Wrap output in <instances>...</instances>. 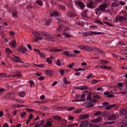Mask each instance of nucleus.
<instances>
[{
	"instance_id": "obj_30",
	"label": "nucleus",
	"mask_w": 127,
	"mask_h": 127,
	"mask_svg": "<svg viewBox=\"0 0 127 127\" xmlns=\"http://www.w3.org/2000/svg\"><path fill=\"white\" fill-rule=\"evenodd\" d=\"M122 123L123 125L125 126L126 127H127V120H123L122 121Z\"/></svg>"
},
{
	"instance_id": "obj_42",
	"label": "nucleus",
	"mask_w": 127,
	"mask_h": 127,
	"mask_svg": "<svg viewBox=\"0 0 127 127\" xmlns=\"http://www.w3.org/2000/svg\"><path fill=\"white\" fill-rule=\"evenodd\" d=\"M16 42L15 41H13L12 42L11 45L12 47H15L16 46Z\"/></svg>"
},
{
	"instance_id": "obj_45",
	"label": "nucleus",
	"mask_w": 127,
	"mask_h": 127,
	"mask_svg": "<svg viewBox=\"0 0 127 127\" xmlns=\"http://www.w3.org/2000/svg\"><path fill=\"white\" fill-rule=\"evenodd\" d=\"M34 65H35L39 67L40 68L43 67L44 66V65L41 64H34Z\"/></svg>"
},
{
	"instance_id": "obj_28",
	"label": "nucleus",
	"mask_w": 127,
	"mask_h": 127,
	"mask_svg": "<svg viewBox=\"0 0 127 127\" xmlns=\"http://www.w3.org/2000/svg\"><path fill=\"white\" fill-rule=\"evenodd\" d=\"M53 118L55 120H60L62 118L60 116L57 115H55L53 116Z\"/></svg>"
},
{
	"instance_id": "obj_58",
	"label": "nucleus",
	"mask_w": 127,
	"mask_h": 127,
	"mask_svg": "<svg viewBox=\"0 0 127 127\" xmlns=\"http://www.w3.org/2000/svg\"><path fill=\"white\" fill-rule=\"evenodd\" d=\"M102 104L104 106H108L109 105V103L107 102H105L102 103Z\"/></svg>"
},
{
	"instance_id": "obj_36",
	"label": "nucleus",
	"mask_w": 127,
	"mask_h": 127,
	"mask_svg": "<svg viewBox=\"0 0 127 127\" xmlns=\"http://www.w3.org/2000/svg\"><path fill=\"white\" fill-rule=\"evenodd\" d=\"M17 12L16 11H14L12 13V16L14 17H17Z\"/></svg>"
},
{
	"instance_id": "obj_55",
	"label": "nucleus",
	"mask_w": 127,
	"mask_h": 127,
	"mask_svg": "<svg viewBox=\"0 0 127 127\" xmlns=\"http://www.w3.org/2000/svg\"><path fill=\"white\" fill-rule=\"evenodd\" d=\"M75 70L76 71H78L81 70L84 71L85 70V69L82 68H79L78 69H75Z\"/></svg>"
},
{
	"instance_id": "obj_39",
	"label": "nucleus",
	"mask_w": 127,
	"mask_h": 127,
	"mask_svg": "<svg viewBox=\"0 0 127 127\" xmlns=\"http://www.w3.org/2000/svg\"><path fill=\"white\" fill-rule=\"evenodd\" d=\"M36 2L39 6H41L43 4L42 2L40 0H37L36 1Z\"/></svg>"
},
{
	"instance_id": "obj_6",
	"label": "nucleus",
	"mask_w": 127,
	"mask_h": 127,
	"mask_svg": "<svg viewBox=\"0 0 127 127\" xmlns=\"http://www.w3.org/2000/svg\"><path fill=\"white\" fill-rule=\"evenodd\" d=\"M100 97L98 95H95L93 97V99L91 100L92 102H98V99H100Z\"/></svg>"
},
{
	"instance_id": "obj_38",
	"label": "nucleus",
	"mask_w": 127,
	"mask_h": 127,
	"mask_svg": "<svg viewBox=\"0 0 127 127\" xmlns=\"http://www.w3.org/2000/svg\"><path fill=\"white\" fill-rule=\"evenodd\" d=\"M89 95H88L87 97V99L88 100H90L91 101L92 99H91V93H89Z\"/></svg>"
},
{
	"instance_id": "obj_17",
	"label": "nucleus",
	"mask_w": 127,
	"mask_h": 127,
	"mask_svg": "<svg viewBox=\"0 0 127 127\" xmlns=\"http://www.w3.org/2000/svg\"><path fill=\"white\" fill-rule=\"evenodd\" d=\"M101 115L104 117L108 116V113L105 111L102 112Z\"/></svg>"
},
{
	"instance_id": "obj_57",
	"label": "nucleus",
	"mask_w": 127,
	"mask_h": 127,
	"mask_svg": "<svg viewBox=\"0 0 127 127\" xmlns=\"http://www.w3.org/2000/svg\"><path fill=\"white\" fill-rule=\"evenodd\" d=\"M104 23L106 24V25L110 27H111L112 26V25L111 24L109 23L108 22L104 21Z\"/></svg>"
},
{
	"instance_id": "obj_12",
	"label": "nucleus",
	"mask_w": 127,
	"mask_h": 127,
	"mask_svg": "<svg viewBox=\"0 0 127 127\" xmlns=\"http://www.w3.org/2000/svg\"><path fill=\"white\" fill-rule=\"evenodd\" d=\"M119 112L120 114L124 115L127 113V108L122 109L119 110Z\"/></svg>"
},
{
	"instance_id": "obj_40",
	"label": "nucleus",
	"mask_w": 127,
	"mask_h": 127,
	"mask_svg": "<svg viewBox=\"0 0 127 127\" xmlns=\"http://www.w3.org/2000/svg\"><path fill=\"white\" fill-rule=\"evenodd\" d=\"M59 8L61 9L64 10L65 9V7L62 4L59 5Z\"/></svg>"
},
{
	"instance_id": "obj_26",
	"label": "nucleus",
	"mask_w": 127,
	"mask_h": 127,
	"mask_svg": "<svg viewBox=\"0 0 127 127\" xmlns=\"http://www.w3.org/2000/svg\"><path fill=\"white\" fill-rule=\"evenodd\" d=\"M116 105L115 104L111 105L108 106H106L105 108L106 109H110L112 108L113 107H115L116 106Z\"/></svg>"
},
{
	"instance_id": "obj_9",
	"label": "nucleus",
	"mask_w": 127,
	"mask_h": 127,
	"mask_svg": "<svg viewBox=\"0 0 127 127\" xmlns=\"http://www.w3.org/2000/svg\"><path fill=\"white\" fill-rule=\"evenodd\" d=\"M75 4H77L78 6H79L81 8L82 10L83 9L84 7L85 6V5L81 1H76L75 2Z\"/></svg>"
},
{
	"instance_id": "obj_7",
	"label": "nucleus",
	"mask_w": 127,
	"mask_h": 127,
	"mask_svg": "<svg viewBox=\"0 0 127 127\" xmlns=\"http://www.w3.org/2000/svg\"><path fill=\"white\" fill-rule=\"evenodd\" d=\"M89 124L88 121H85L82 122L79 127H88L89 126Z\"/></svg>"
},
{
	"instance_id": "obj_33",
	"label": "nucleus",
	"mask_w": 127,
	"mask_h": 127,
	"mask_svg": "<svg viewBox=\"0 0 127 127\" xmlns=\"http://www.w3.org/2000/svg\"><path fill=\"white\" fill-rule=\"evenodd\" d=\"M5 51L7 54H10L12 53V51L9 48H6L5 49Z\"/></svg>"
},
{
	"instance_id": "obj_63",
	"label": "nucleus",
	"mask_w": 127,
	"mask_h": 127,
	"mask_svg": "<svg viewBox=\"0 0 127 127\" xmlns=\"http://www.w3.org/2000/svg\"><path fill=\"white\" fill-rule=\"evenodd\" d=\"M75 64L74 63H72L71 64H69L68 65V66L70 68H72L73 67V65Z\"/></svg>"
},
{
	"instance_id": "obj_61",
	"label": "nucleus",
	"mask_w": 127,
	"mask_h": 127,
	"mask_svg": "<svg viewBox=\"0 0 127 127\" xmlns=\"http://www.w3.org/2000/svg\"><path fill=\"white\" fill-rule=\"evenodd\" d=\"M115 121H112L110 122H105V123H106L107 125H111L112 124H113L115 123Z\"/></svg>"
},
{
	"instance_id": "obj_48",
	"label": "nucleus",
	"mask_w": 127,
	"mask_h": 127,
	"mask_svg": "<svg viewBox=\"0 0 127 127\" xmlns=\"http://www.w3.org/2000/svg\"><path fill=\"white\" fill-rule=\"evenodd\" d=\"M93 104L90 102L89 104H87L86 105V107H93Z\"/></svg>"
},
{
	"instance_id": "obj_18",
	"label": "nucleus",
	"mask_w": 127,
	"mask_h": 127,
	"mask_svg": "<svg viewBox=\"0 0 127 127\" xmlns=\"http://www.w3.org/2000/svg\"><path fill=\"white\" fill-rule=\"evenodd\" d=\"M45 21L46 24V25H48L52 22V20L51 19L49 18L48 19H45Z\"/></svg>"
},
{
	"instance_id": "obj_10",
	"label": "nucleus",
	"mask_w": 127,
	"mask_h": 127,
	"mask_svg": "<svg viewBox=\"0 0 127 127\" xmlns=\"http://www.w3.org/2000/svg\"><path fill=\"white\" fill-rule=\"evenodd\" d=\"M76 14L75 13H72L70 12H68L66 14V16L67 17L70 18H73L74 17L76 16Z\"/></svg>"
},
{
	"instance_id": "obj_54",
	"label": "nucleus",
	"mask_w": 127,
	"mask_h": 127,
	"mask_svg": "<svg viewBox=\"0 0 127 127\" xmlns=\"http://www.w3.org/2000/svg\"><path fill=\"white\" fill-rule=\"evenodd\" d=\"M26 112H22L20 114V116L21 117H23L25 116L26 114Z\"/></svg>"
},
{
	"instance_id": "obj_23",
	"label": "nucleus",
	"mask_w": 127,
	"mask_h": 127,
	"mask_svg": "<svg viewBox=\"0 0 127 127\" xmlns=\"http://www.w3.org/2000/svg\"><path fill=\"white\" fill-rule=\"evenodd\" d=\"M59 14L57 11L51 13L50 14V16L51 17L57 16Z\"/></svg>"
},
{
	"instance_id": "obj_20",
	"label": "nucleus",
	"mask_w": 127,
	"mask_h": 127,
	"mask_svg": "<svg viewBox=\"0 0 127 127\" xmlns=\"http://www.w3.org/2000/svg\"><path fill=\"white\" fill-rule=\"evenodd\" d=\"M40 33L38 32H32V34L35 37L37 36H40Z\"/></svg>"
},
{
	"instance_id": "obj_60",
	"label": "nucleus",
	"mask_w": 127,
	"mask_h": 127,
	"mask_svg": "<svg viewBox=\"0 0 127 127\" xmlns=\"http://www.w3.org/2000/svg\"><path fill=\"white\" fill-rule=\"evenodd\" d=\"M82 110L78 109L76 110L75 111V113H80L82 111Z\"/></svg>"
},
{
	"instance_id": "obj_22",
	"label": "nucleus",
	"mask_w": 127,
	"mask_h": 127,
	"mask_svg": "<svg viewBox=\"0 0 127 127\" xmlns=\"http://www.w3.org/2000/svg\"><path fill=\"white\" fill-rule=\"evenodd\" d=\"M22 75L19 72L17 73L16 75H14L12 76V77H17L18 78H20L22 77Z\"/></svg>"
},
{
	"instance_id": "obj_53",
	"label": "nucleus",
	"mask_w": 127,
	"mask_h": 127,
	"mask_svg": "<svg viewBox=\"0 0 127 127\" xmlns=\"http://www.w3.org/2000/svg\"><path fill=\"white\" fill-rule=\"evenodd\" d=\"M56 64L58 66H60L61 65V63L60 62V60L59 59H58L56 63Z\"/></svg>"
},
{
	"instance_id": "obj_14",
	"label": "nucleus",
	"mask_w": 127,
	"mask_h": 127,
	"mask_svg": "<svg viewBox=\"0 0 127 127\" xmlns=\"http://www.w3.org/2000/svg\"><path fill=\"white\" fill-rule=\"evenodd\" d=\"M89 116V115L87 114L81 115L79 117V119L80 120L86 119Z\"/></svg>"
},
{
	"instance_id": "obj_11",
	"label": "nucleus",
	"mask_w": 127,
	"mask_h": 127,
	"mask_svg": "<svg viewBox=\"0 0 127 127\" xmlns=\"http://www.w3.org/2000/svg\"><path fill=\"white\" fill-rule=\"evenodd\" d=\"M70 52L67 50L63 52H62V54L64 55H65L68 57H70L71 55H72V56H73V54H70Z\"/></svg>"
},
{
	"instance_id": "obj_44",
	"label": "nucleus",
	"mask_w": 127,
	"mask_h": 127,
	"mask_svg": "<svg viewBox=\"0 0 127 127\" xmlns=\"http://www.w3.org/2000/svg\"><path fill=\"white\" fill-rule=\"evenodd\" d=\"M63 82L65 84H69V83L67 81L66 78H63Z\"/></svg>"
},
{
	"instance_id": "obj_64",
	"label": "nucleus",
	"mask_w": 127,
	"mask_h": 127,
	"mask_svg": "<svg viewBox=\"0 0 127 127\" xmlns=\"http://www.w3.org/2000/svg\"><path fill=\"white\" fill-rule=\"evenodd\" d=\"M97 52L100 53H102L103 52L102 50H101L99 48H98Z\"/></svg>"
},
{
	"instance_id": "obj_41",
	"label": "nucleus",
	"mask_w": 127,
	"mask_h": 127,
	"mask_svg": "<svg viewBox=\"0 0 127 127\" xmlns=\"http://www.w3.org/2000/svg\"><path fill=\"white\" fill-rule=\"evenodd\" d=\"M25 93L23 92H21L20 93V94L19 95V96H21L22 97H23L25 96Z\"/></svg>"
},
{
	"instance_id": "obj_16",
	"label": "nucleus",
	"mask_w": 127,
	"mask_h": 127,
	"mask_svg": "<svg viewBox=\"0 0 127 127\" xmlns=\"http://www.w3.org/2000/svg\"><path fill=\"white\" fill-rule=\"evenodd\" d=\"M45 72L46 74L49 75H52L53 73V71L51 70H45Z\"/></svg>"
},
{
	"instance_id": "obj_24",
	"label": "nucleus",
	"mask_w": 127,
	"mask_h": 127,
	"mask_svg": "<svg viewBox=\"0 0 127 127\" xmlns=\"http://www.w3.org/2000/svg\"><path fill=\"white\" fill-rule=\"evenodd\" d=\"M41 34L44 36L46 37L47 38H49V36L47 34L44 32H40Z\"/></svg>"
},
{
	"instance_id": "obj_21",
	"label": "nucleus",
	"mask_w": 127,
	"mask_h": 127,
	"mask_svg": "<svg viewBox=\"0 0 127 127\" xmlns=\"http://www.w3.org/2000/svg\"><path fill=\"white\" fill-rule=\"evenodd\" d=\"M101 117H100L97 118L93 120L92 122L94 123L98 122L101 120Z\"/></svg>"
},
{
	"instance_id": "obj_43",
	"label": "nucleus",
	"mask_w": 127,
	"mask_h": 127,
	"mask_svg": "<svg viewBox=\"0 0 127 127\" xmlns=\"http://www.w3.org/2000/svg\"><path fill=\"white\" fill-rule=\"evenodd\" d=\"M63 30L64 32H66L67 31H69L70 29V28L66 26H65Z\"/></svg>"
},
{
	"instance_id": "obj_52",
	"label": "nucleus",
	"mask_w": 127,
	"mask_h": 127,
	"mask_svg": "<svg viewBox=\"0 0 127 127\" xmlns=\"http://www.w3.org/2000/svg\"><path fill=\"white\" fill-rule=\"evenodd\" d=\"M89 36L92 35L93 34H95L96 32L91 31L89 32Z\"/></svg>"
},
{
	"instance_id": "obj_13",
	"label": "nucleus",
	"mask_w": 127,
	"mask_h": 127,
	"mask_svg": "<svg viewBox=\"0 0 127 127\" xmlns=\"http://www.w3.org/2000/svg\"><path fill=\"white\" fill-rule=\"evenodd\" d=\"M67 121L65 120L62 119L60 122V123L61 124L62 127H65L66 125Z\"/></svg>"
},
{
	"instance_id": "obj_62",
	"label": "nucleus",
	"mask_w": 127,
	"mask_h": 127,
	"mask_svg": "<svg viewBox=\"0 0 127 127\" xmlns=\"http://www.w3.org/2000/svg\"><path fill=\"white\" fill-rule=\"evenodd\" d=\"M27 110L28 112H33L34 111V110L29 108H27Z\"/></svg>"
},
{
	"instance_id": "obj_59",
	"label": "nucleus",
	"mask_w": 127,
	"mask_h": 127,
	"mask_svg": "<svg viewBox=\"0 0 127 127\" xmlns=\"http://www.w3.org/2000/svg\"><path fill=\"white\" fill-rule=\"evenodd\" d=\"M86 46L85 45H81L80 46V48L83 50H85Z\"/></svg>"
},
{
	"instance_id": "obj_56",
	"label": "nucleus",
	"mask_w": 127,
	"mask_h": 127,
	"mask_svg": "<svg viewBox=\"0 0 127 127\" xmlns=\"http://www.w3.org/2000/svg\"><path fill=\"white\" fill-rule=\"evenodd\" d=\"M56 48L55 47H53L49 49V51H51V52H56Z\"/></svg>"
},
{
	"instance_id": "obj_3",
	"label": "nucleus",
	"mask_w": 127,
	"mask_h": 127,
	"mask_svg": "<svg viewBox=\"0 0 127 127\" xmlns=\"http://www.w3.org/2000/svg\"><path fill=\"white\" fill-rule=\"evenodd\" d=\"M14 57L10 56L9 58L13 62H15L17 63H24V62L21 60V58L18 56H14Z\"/></svg>"
},
{
	"instance_id": "obj_29",
	"label": "nucleus",
	"mask_w": 127,
	"mask_h": 127,
	"mask_svg": "<svg viewBox=\"0 0 127 127\" xmlns=\"http://www.w3.org/2000/svg\"><path fill=\"white\" fill-rule=\"evenodd\" d=\"M13 94L12 93H9L7 94L5 96V97L7 98H11L12 97Z\"/></svg>"
},
{
	"instance_id": "obj_19",
	"label": "nucleus",
	"mask_w": 127,
	"mask_h": 127,
	"mask_svg": "<svg viewBox=\"0 0 127 127\" xmlns=\"http://www.w3.org/2000/svg\"><path fill=\"white\" fill-rule=\"evenodd\" d=\"M52 121H47L46 123V125L44 127H51L52 126Z\"/></svg>"
},
{
	"instance_id": "obj_49",
	"label": "nucleus",
	"mask_w": 127,
	"mask_h": 127,
	"mask_svg": "<svg viewBox=\"0 0 127 127\" xmlns=\"http://www.w3.org/2000/svg\"><path fill=\"white\" fill-rule=\"evenodd\" d=\"M121 67L123 69H127V66L124 64L122 65V66Z\"/></svg>"
},
{
	"instance_id": "obj_34",
	"label": "nucleus",
	"mask_w": 127,
	"mask_h": 127,
	"mask_svg": "<svg viewBox=\"0 0 127 127\" xmlns=\"http://www.w3.org/2000/svg\"><path fill=\"white\" fill-rule=\"evenodd\" d=\"M64 28V26L62 25H60L59 27L57 28V30L59 31H61Z\"/></svg>"
},
{
	"instance_id": "obj_2",
	"label": "nucleus",
	"mask_w": 127,
	"mask_h": 127,
	"mask_svg": "<svg viewBox=\"0 0 127 127\" xmlns=\"http://www.w3.org/2000/svg\"><path fill=\"white\" fill-rule=\"evenodd\" d=\"M108 5L107 4L104 3L98 6V8L95 9L96 11H100L104 12H106L107 10L105 9L107 7Z\"/></svg>"
},
{
	"instance_id": "obj_47",
	"label": "nucleus",
	"mask_w": 127,
	"mask_h": 127,
	"mask_svg": "<svg viewBox=\"0 0 127 127\" xmlns=\"http://www.w3.org/2000/svg\"><path fill=\"white\" fill-rule=\"evenodd\" d=\"M82 34L83 36L85 37H87L88 36H89V32H86L83 33Z\"/></svg>"
},
{
	"instance_id": "obj_15",
	"label": "nucleus",
	"mask_w": 127,
	"mask_h": 127,
	"mask_svg": "<svg viewBox=\"0 0 127 127\" xmlns=\"http://www.w3.org/2000/svg\"><path fill=\"white\" fill-rule=\"evenodd\" d=\"M88 10L87 9H85L83 10L82 12L81 13V15L83 17H86L87 16V12H88Z\"/></svg>"
},
{
	"instance_id": "obj_25",
	"label": "nucleus",
	"mask_w": 127,
	"mask_h": 127,
	"mask_svg": "<svg viewBox=\"0 0 127 127\" xmlns=\"http://www.w3.org/2000/svg\"><path fill=\"white\" fill-rule=\"evenodd\" d=\"M33 40L32 41L33 42H37L38 40H41L43 38L41 36H40L39 37H37L36 38H33Z\"/></svg>"
},
{
	"instance_id": "obj_37",
	"label": "nucleus",
	"mask_w": 127,
	"mask_h": 127,
	"mask_svg": "<svg viewBox=\"0 0 127 127\" xmlns=\"http://www.w3.org/2000/svg\"><path fill=\"white\" fill-rule=\"evenodd\" d=\"M63 35L64 36H65L66 37H71V35H69L68 33L66 32H64Z\"/></svg>"
},
{
	"instance_id": "obj_1",
	"label": "nucleus",
	"mask_w": 127,
	"mask_h": 127,
	"mask_svg": "<svg viewBox=\"0 0 127 127\" xmlns=\"http://www.w3.org/2000/svg\"><path fill=\"white\" fill-rule=\"evenodd\" d=\"M126 15L122 16L120 15H118L116 16L115 18V21L117 23L118 22H124L127 19V14L126 13Z\"/></svg>"
},
{
	"instance_id": "obj_35",
	"label": "nucleus",
	"mask_w": 127,
	"mask_h": 127,
	"mask_svg": "<svg viewBox=\"0 0 127 127\" xmlns=\"http://www.w3.org/2000/svg\"><path fill=\"white\" fill-rule=\"evenodd\" d=\"M118 3L117 2H113L111 4V6L117 7L119 6Z\"/></svg>"
},
{
	"instance_id": "obj_31",
	"label": "nucleus",
	"mask_w": 127,
	"mask_h": 127,
	"mask_svg": "<svg viewBox=\"0 0 127 127\" xmlns=\"http://www.w3.org/2000/svg\"><path fill=\"white\" fill-rule=\"evenodd\" d=\"M21 52L23 54L24 53L26 50L25 47L24 46H21Z\"/></svg>"
},
{
	"instance_id": "obj_5",
	"label": "nucleus",
	"mask_w": 127,
	"mask_h": 127,
	"mask_svg": "<svg viewBox=\"0 0 127 127\" xmlns=\"http://www.w3.org/2000/svg\"><path fill=\"white\" fill-rule=\"evenodd\" d=\"M119 117L118 115L117 114H113L108 116L107 119L109 121L115 120L117 119Z\"/></svg>"
},
{
	"instance_id": "obj_27",
	"label": "nucleus",
	"mask_w": 127,
	"mask_h": 127,
	"mask_svg": "<svg viewBox=\"0 0 127 127\" xmlns=\"http://www.w3.org/2000/svg\"><path fill=\"white\" fill-rule=\"evenodd\" d=\"M85 48V50L88 51H91L93 50V48L88 46H86Z\"/></svg>"
},
{
	"instance_id": "obj_8",
	"label": "nucleus",
	"mask_w": 127,
	"mask_h": 127,
	"mask_svg": "<svg viewBox=\"0 0 127 127\" xmlns=\"http://www.w3.org/2000/svg\"><path fill=\"white\" fill-rule=\"evenodd\" d=\"M75 4H77L78 6H79L81 8L82 10L83 9L84 7L85 6V5L81 1H76L75 2Z\"/></svg>"
},
{
	"instance_id": "obj_4",
	"label": "nucleus",
	"mask_w": 127,
	"mask_h": 127,
	"mask_svg": "<svg viewBox=\"0 0 127 127\" xmlns=\"http://www.w3.org/2000/svg\"><path fill=\"white\" fill-rule=\"evenodd\" d=\"M89 3L87 5V6L91 9H94L95 8L97 5L94 4V2L92 0H89Z\"/></svg>"
},
{
	"instance_id": "obj_46",
	"label": "nucleus",
	"mask_w": 127,
	"mask_h": 127,
	"mask_svg": "<svg viewBox=\"0 0 127 127\" xmlns=\"http://www.w3.org/2000/svg\"><path fill=\"white\" fill-rule=\"evenodd\" d=\"M75 107L74 106H71L68 107L67 110L68 111H70L73 110L75 109Z\"/></svg>"
},
{
	"instance_id": "obj_32",
	"label": "nucleus",
	"mask_w": 127,
	"mask_h": 127,
	"mask_svg": "<svg viewBox=\"0 0 127 127\" xmlns=\"http://www.w3.org/2000/svg\"><path fill=\"white\" fill-rule=\"evenodd\" d=\"M81 90H88V89L89 87L86 85L84 86H81Z\"/></svg>"
},
{
	"instance_id": "obj_50",
	"label": "nucleus",
	"mask_w": 127,
	"mask_h": 127,
	"mask_svg": "<svg viewBox=\"0 0 127 127\" xmlns=\"http://www.w3.org/2000/svg\"><path fill=\"white\" fill-rule=\"evenodd\" d=\"M102 111H97L96 113H95L94 115L95 116L96 115H101V113Z\"/></svg>"
},
{
	"instance_id": "obj_51",
	"label": "nucleus",
	"mask_w": 127,
	"mask_h": 127,
	"mask_svg": "<svg viewBox=\"0 0 127 127\" xmlns=\"http://www.w3.org/2000/svg\"><path fill=\"white\" fill-rule=\"evenodd\" d=\"M46 61L49 64H52V61L50 59L47 58L46 59Z\"/></svg>"
}]
</instances>
